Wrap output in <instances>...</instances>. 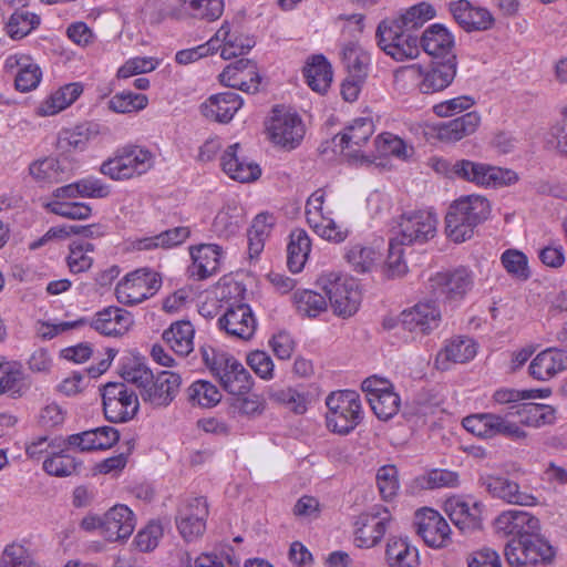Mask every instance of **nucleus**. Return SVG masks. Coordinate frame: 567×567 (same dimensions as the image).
<instances>
[{
  "label": "nucleus",
  "instance_id": "1",
  "mask_svg": "<svg viewBox=\"0 0 567 567\" xmlns=\"http://www.w3.org/2000/svg\"><path fill=\"white\" fill-rule=\"evenodd\" d=\"M491 213V205L482 195H466L451 204L445 216L446 236L454 243H464L472 238L474 229Z\"/></svg>",
  "mask_w": 567,
  "mask_h": 567
},
{
  "label": "nucleus",
  "instance_id": "2",
  "mask_svg": "<svg viewBox=\"0 0 567 567\" xmlns=\"http://www.w3.org/2000/svg\"><path fill=\"white\" fill-rule=\"evenodd\" d=\"M205 365L215 375L225 391L235 396L248 394L254 381L250 373L231 354L213 347L202 348Z\"/></svg>",
  "mask_w": 567,
  "mask_h": 567
},
{
  "label": "nucleus",
  "instance_id": "3",
  "mask_svg": "<svg viewBox=\"0 0 567 567\" xmlns=\"http://www.w3.org/2000/svg\"><path fill=\"white\" fill-rule=\"evenodd\" d=\"M326 405L327 426L334 433L349 434L363 419L360 395L355 391L332 392L326 399Z\"/></svg>",
  "mask_w": 567,
  "mask_h": 567
},
{
  "label": "nucleus",
  "instance_id": "4",
  "mask_svg": "<svg viewBox=\"0 0 567 567\" xmlns=\"http://www.w3.org/2000/svg\"><path fill=\"white\" fill-rule=\"evenodd\" d=\"M153 166V155L140 146L127 145L117 148L100 166V173L120 182L145 174Z\"/></svg>",
  "mask_w": 567,
  "mask_h": 567
},
{
  "label": "nucleus",
  "instance_id": "5",
  "mask_svg": "<svg viewBox=\"0 0 567 567\" xmlns=\"http://www.w3.org/2000/svg\"><path fill=\"white\" fill-rule=\"evenodd\" d=\"M318 282L329 298L331 308L337 316H353L361 302L359 284L349 275L339 272L322 274Z\"/></svg>",
  "mask_w": 567,
  "mask_h": 567
},
{
  "label": "nucleus",
  "instance_id": "6",
  "mask_svg": "<svg viewBox=\"0 0 567 567\" xmlns=\"http://www.w3.org/2000/svg\"><path fill=\"white\" fill-rule=\"evenodd\" d=\"M515 416L511 411L505 415L478 413L464 417L463 426L478 437L492 439L503 435L512 441L522 442L527 439L528 433L513 420Z\"/></svg>",
  "mask_w": 567,
  "mask_h": 567
},
{
  "label": "nucleus",
  "instance_id": "7",
  "mask_svg": "<svg viewBox=\"0 0 567 567\" xmlns=\"http://www.w3.org/2000/svg\"><path fill=\"white\" fill-rule=\"evenodd\" d=\"M375 39L378 47L395 61L415 59L420 53L419 38L392 19L378 24Z\"/></svg>",
  "mask_w": 567,
  "mask_h": 567
},
{
  "label": "nucleus",
  "instance_id": "8",
  "mask_svg": "<svg viewBox=\"0 0 567 567\" xmlns=\"http://www.w3.org/2000/svg\"><path fill=\"white\" fill-rule=\"evenodd\" d=\"M451 172L457 178L485 188L509 186L518 181L517 174L512 169L470 159L456 161L451 166Z\"/></svg>",
  "mask_w": 567,
  "mask_h": 567
},
{
  "label": "nucleus",
  "instance_id": "9",
  "mask_svg": "<svg viewBox=\"0 0 567 567\" xmlns=\"http://www.w3.org/2000/svg\"><path fill=\"white\" fill-rule=\"evenodd\" d=\"M266 128L269 140L288 151L298 147L306 134V126L300 115L284 106L272 109Z\"/></svg>",
  "mask_w": 567,
  "mask_h": 567
},
{
  "label": "nucleus",
  "instance_id": "10",
  "mask_svg": "<svg viewBox=\"0 0 567 567\" xmlns=\"http://www.w3.org/2000/svg\"><path fill=\"white\" fill-rule=\"evenodd\" d=\"M374 132V123L371 118L359 117L353 120L344 130L334 137L341 153L353 164L370 165L373 156L362 148L367 145Z\"/></svg>",
  "mask_w": 567,
  "mask_h": 567
},
{
  "label": "nucleus",
  "instance_id": "11",
  "mask_svg": "<svg viewBox=\"0 0 567 567\" xmlns=\"http://www.w3.org/2000/svg\"><path fill=\"white\" fill-rule=\"evenodd\" d=\"M102 400L104 415L110 422H127L138 412V398L124 382L106 383L102 390Z\"/></svg>",
  "mask_w": 567,
  "mask_h": 567
},
{
  "label": "nucleus",
  "instance_id": "12",
  "mask_svg": "<svg viewBox=\"0 0 567 567\" xmlns=\"http://www.w3.org/2000/svg\"><path fill=\"white\" fill-rule=\"evenodd\" d=\"M436 225L437 219L431 212H406L399 217L391 238L405 246L424 244L435 236Z\"/></svg>",
  "mask_w": 567,
  "mask_h": 567
},
{
  "label": "nucleus",
  "instance_id": "13",
  "mask_svg": "<svg viewBox=\"0 0 567 567\" xmlns=\"http://www.w3.org/2000/svg\"><path fill=\"white\" fill-rule=\"evenodd\" d=\"M504 555L511 566L528 567L549 561L554 551L538 533L530 537L512 538L505 546Z\"/></svg>",
  "mask_w": 567,
  "mask_h": 567
},
{
  "label": "nucleus",
  "instance_id": "14",
  "mask_svg": "<svg viewBox=\"0 0 567 567\" xmlns=\"http://www.w3.org/2000/svg\"><path fill=\"white\" fill-rule=\"evenodd\" d=\"M162 286L157 272L146 268L127 274L116 286L115 295L118 302L133 306L154 296Z\"/></svg>",
  "mask_w": 567,
  "mask_h": 567
},
{
  "label": "nucleus",
  "instance_id": "15",
  "mask_svg": "<svg viewBox=\"0 0 567 567\" xmlns=\"http://www.w3.org/2000/svg\"><path fill=\"white\" fill-rule=\"evenodd\" d=\"M473 286L474 274L463 266L439 271L429 279L432 293L450 302L463 300Z\"/></svg>",
  "mask_w": 567,
  "mask_h": 567
},
{
  "label": "nucleus",
  "instance_id": "16",
  "mask_svg": "<svg viewBox=\"0 0 567 567\" xmlns=\"http://www.w3.org/2000/svg\"><path fill=\"white\" fill-rule=\"evenodd\" d=\"M48 443L45 452L48 455L42 462L43 471L56 477H66L78 474L82 468V462L78 461L74 456L65 453L68 445L66 439L61 435H38V449L43 444ZM44 450H39L38 453H43Z\"/></svg>",
  "mask_w": 567,
  "mask_h": 567
},
{
  "label": "nucleus",
  "instance_id": "17",
  "mask_svg": "<svg viewBox=\"0 0 567 567\" xmlns=\"http://www.w3.org/2000/svg\"><path fill=\"white\" fill-rule=\"evenodd\" d=\"M324 196L326 192L321 188L310 195L306 204L307 221L320 237L341 243L347 238L348 231L334 223L329 212H323Z\"/></svg>",
  "mask_w": 567,
  "mask_h": 567
},
{
  "label": "nucleus",
  "instance_id": "18",
  "mask_svg": "<svg viewBox=\"0 0 567 567\" xmlns=\"http://www.w3.org/2000/svg\"><path fill=\"white\" fill-rule=\"evenodd\" d=\"M392 517L386 508L374 507L359 515L354 523V542L358 547L371 548L379 544L388 532Z\"/></svg>",
  "mask_w": 567,
  "mask_h": 567
},
{
  "label": "nucleus",
  "instance_id": "19",
  "mask_svg": "<svg viewBox=\"0 0 567 567\" xmlns=\"http://www.w3.org/2000/svg\"><path fill=\"white\" fill-rule=\"evenodd\" d=\"M414 526L417 535L433 548H442L451 542V527L445 518L435 509L424 507L414 514Z\"/></svg>",
  "mask_w": 567,
  "mask_h": 567
},
{
  "label": "nucleus",
  "instance_id": "20",
  "mask_svg": "<svg viewBox=\"0 0 567 567\" xmlns=\"http://www.w3.org/2000/svg\"><path fill=\"white\" fill-rule=\"evenodd\" d=\"M181 386V374L171 370L159 371L142 392V400L154 409L167 408L178 395Z\"/></svg>",
  "mask_w": 567,
  "mask_h": 567
},
{
  "label": "nucleus",
  "instance_id": "21",
  "mask_svg": "<svg viewBox=\"0 0 567 567\" xmlns=\"http://www.w3.org/2000/svg\"><path fill=\"white\" fill-rule=\"evenodd\" d=\"M218 326L229 337L239 340H250L257 329V320L250 306L237 303L229 306L218 319Z\"/></svg>",
  "mask_w": 567,
  "mask_h": 567
},
{
  "label": "nucleus",
  "instance_id": "22",
  "mask_svg": "<svg viewBox=\"0 0 567 567\" xmlns=\"http://www.w3.org/2000/svg\"><path fill=\"white\" fill-rule=\"evenodd\" d=\"M495 532L503 536L520 538L540 532L539 519L526 511L508 509L502 512L494 522Z\"/></svg>",
  "mask_w": 567,
  "mask_h": 567
},
{
  "label": "nucleus",
  "instance_id": "23",
  "mask_svg": "<svg viewBox=\"0 0 567 567\" xmlns=\"http://www.w3.org/2000/svg\"><path fill=\"white\" fill-rule=\"evenodd\" d=\"M444 511L464 533L477 530L482 526V504L471 497H450L444 503Z\"/></svg>",
  "mask_w": 567,
  "mask_h": 567
},
{
  "label": "nucleus",
  "instance_id": "24",
  "mask_svg": "<svg viewBox=\"0 0 567 567\" xmlns=\"http://www.w3.org/2000/svg\"><path fill=\"white\" fill-rule=\"evenodd\" d=\"M208 506L204 497L187 501L178 511L176 517L177 528L186 540L200 536L206 528Z\"/></svg>",
  "mask_w": 567,
  "mask_h": 567
},
{
  "label": "nucleus",
  "instance_id": "25",
  "mask_svg": "<svg viewBox=\"0 0 567 567\" xmlns=\"http://www.w3.org/2000/svg\"><path fill=\"white\" fill-rule=\"evenodd\" d=\"M442 316L433 301L419 302L401 313L400 322L404 330L415 334H427L436 329Z\"/></svg>",
  "mask_w": 567,
  "mask_h": 567
},
{
  "label": "nucleus",
  "instance_id": "26",
  "mask_svg": "<svg viewBox=\"0 0 567 567\" xmlns=\"http://www.w3.org/2000/svg\"><path fill=\"white\" fill-rule=\"evenodd\" d=\"M481 481L489 495L508 504L535 506L538 503L533 494L520 491L519 485L507 477L487 475L482 477Z\"/></svg>",
  "mask_w": 567,
  "mask_h": 567
},
{
  "label": "nucleus",
  "instance_id": "27",
  "mask_svg": "<svg viewBox=\"0 0 567 567\" xmlns=\"http://www.w3.org/2000/svg\"><path fill=\"white\" fill-rule=\"evenodd\" d=\"M456 69V55L432 62L427 66L422 65L421 93L432 94L445 90L453 82Z\"/></svg>",
  "mask_w": 567,
  "mask_h": 567
},
{
  "label": "nucleus",
  "instance_id": "28",
  "mask_svg": "<svg viewBox=\"0 0 567 567\" xmlns=\"http://www.w3.org/2000/svg\"><path fill=\"white\" fill-rule=\"evenodd\" d=\"M86 324H90L100 334L120 337L130 330L133 317L125 309L110 306L97 311L91 320H87Z\"/></svg>",
  "mask_w": 567,
  "mask_h": 567
},
{
  "label": "nucleus",
  "instance_id": "29",
  "mask_svg": "<svg viewBox=\"0 0 567 567\" xmlns=\"http://www.w3.org/2000/svg\"><path fill=\"white\" fill-rule=\"evenodd\" d=\"M190 257L189 276L197 280H204L219 271L223 248L216 244H200L190 247Z\"/></svg>",
  "mask_w": 567,
  "mask_h": 567
},
{
  "label": "nucleus",
  "instance_id": "30",
  "mask_svg": "<svg viewBox=\"0 0 567 567\" xmlns=\"http://www.w3.org/2000/svg\"><path fill=\"white\" fill-rule=\"evenodd\" d=\"M120 439L118 431L112 426H101L66 437L68 446L81 452L111 449Z\"/></svg>",
  "mask_w": 567,
  "mask_h": 567
},
{
  "label": "nucleus",
  "instance_id": "31",
  "mask_svg": "<svg viewBox=\"0 0 567 567\" xmlns=\"http://www.w3.org/2000/svg\"><path fill=\"white\" fill-rule=\"evenodd\" d=\"M477 352L476 342L468 337H455L446 341L435 358L439 370H449L453 364L465 363L472 360Z\"/></svg>",
  "mask_w": 567,
  "mask_h": 567
},
{
  "label": "nucleus",
  "instance_id": "32",
  "mask_svg": "<svg viewBox=\"0 0 567 567\" xmlns=\"http://www.w3.org/2000/svg\"><path fill=\"white\" fill-rule=\"evenodd\" d=\"M343 258L354 272L368 274L380 266L382 252L374 245L355 241L344 247Z\"/></svg>",
  "mask_w": 567,
  "mask_h": 567
},
{
  "label": "nucleus",
  "instance_id": "33",
  "mask_svg": "<svg viewBox=\"0 0 567 567\" xmlns=\"http://www.w3.org/2000/svg\"><path fill=\"white\" fill-rule=\"evenodd\" d=\"M240 144L229 145L223 153L220 165L223 171L233 179L240 183L256 181L260 176V168L257 164L247 162L239 156Z\"/></svg>",
  "mask_w": 567,
  "mask_h": 567
},
{
  "label": "nucleus",
  "instance_id": "34",
  "mask_svg": "<svg viewBox=\"0 0 567 567\" xmlns=\"http://www.w3.org/2000/svg\"><path fill=\"white\" fill-rule=\"evenodd\" d=\"M134 528V514L125 505H115L104 514L103 537L109 542L126 539Z\"/></svg>",
  "mask_w": 567,
  "mask_h": 567
},
{
  "label": "nucleus",
  "instance_id": "35",
  "mask_svg": "<svg viewBox=\"0 0 567 567\" xmlns=\"http://www.w3.org/2000/svg\"><path fill=\"white\" fill-rule=\"evenodd\" d=\"M567 369V352L548 348L539 352L529 364V374L539 381H548Z\"/></svg>",
  "mask_w": 567,
  "mask_h": 567
},
{
  "label": "nucleus",
  "instance_id": "36",
  "mask_svg": "<svg viewBox=\"0 0 567 567\" xmlns=\"http://www.w3.org/2000/svg\"><path fill=\"white\" fill-rule=\"evenodd\" d=\"M243 105V99L235 92L212 95L200 106L205 117L219 123H228Z\"/></svg>",
  "mask_w": 567,
  "mask_h": 567
},
{
  "label": "nucleus",
  "instance_id": "37",
  "mask_svg": "<svg viewBox=\"0 0 567 567\" xmlns=\"http://www.w3.org/2000/svg\"><path fill=\"white\" fill-rule=\"evenodd\" d=\"M455 21L466 31L487 30L493 25L492 14L484 8L473 7L467 0H458L450 4Z\"/></svg>",
  "mask_w": 567,
  "mask_h": 567
},
{
  "label": "nucleus",
  "instance_id": "38",
  "mask_svg": "<svg viewBox=\"0 0 567 567\" xmlns=\"http://www.w3.org/2000/svg\"><path fill=\"white\" fill-rule=\"evenodd\" d=\"M111 194V188L102 179L87 176L71 184L58 187L52 196L55 198H105Z\"/></svg>",
  "mask_w": 567,
  "mask_h": 567
},
{
  "label": "nucleus",
  "instance_id": "39",
  "mask_svg": "<svg viewBox=\"0 0 567 567\" xmlns=\"http://www.w3.org/2000/svg\"><path fill=\"white\" fill-rule=\"evenodd\" d=\"M481 124V115L475 112L451 120L437 125V137L442 142L455 143L476 132Z\"/></svg>",
  "mask_w": 567,
  "mask_h": 567
},
{
  "label": "nucleus",
  "instance_id": "40",
  "mask_svg": "<svg viewBox=\"0 0 567 567\" xmlns=\"http://www.w3.org/2000/svg\"><path fill=\"white\" fill-rule=\"evenodd\" d=\"M423 50L435 58L447 59L453 53L454 40L451 33L441 24H432L422 34L419 44Z\"/></svg>",
  "mask_w": 567,
  "mask_h": 567
},
{
  "label": "nucleus",
  "instance_id": "41",
  "mask_svg": "<svg viewBox=\"0 0 567 567\" xmlns=\"http://www.w3.org/2000/svg\"><path fill=\"white\" fill-rule=\"evenodd\" d=\"M511 414H515L519 425L542 427L550 425L556 420V410L551 405L539 403H523L513 406Z\"/></svg>",
  "mask_w": 567,
  "mask_h": 567
},
{
  "label": "nucleus",
  "instance_id": "42",
  "mask_svg": "<svg viewBox=\"0 0 567 567\" xmlns=\"http://www.w3.org/2000/svg\"><path fill=\"white\" fill-rule=\"evenodd\" d=\"M83 93V85L80 82L65 84L45 99L38 109V114L51 116L60 113L72 105Z\"/></svg>",
  "mask_w": 567,
  "mask_h": 567
},
{
  "label": "nucleus",
  "instance_id": "43",
  "mask_svg": "<svg viewBox=\"0 0 567 567\" xmlns=\"http://www.w3.org/2000/svg\"><path fill=\"white\" fill-rule=\"evenodd\" d=\"M4 68L8 72L16 71L14 86L20 92L35 89V63L31 55L14 54L7 58Z\"/></svg>",
  "mask_w": 567,
  "mask_h": 567
},
{
  "label": "nucleus",
  "instance_id": "44",
  "mask_svg": "<svg viewBox=\"0 0 567 567\" xmlns=\"http://www.w3.org/2000/svg\"><path fill=\"white\" fill-rule=\"evenodd\" d=\"M303 74L311 90L320 94L328 91L333 75L331 64L321 54L313 55L308 60Z\"/></svg>",
  "mask_w": 567,
  "mask_h": 567
},
{
  "label": "nucleus",
  "instance_id": "45",
  "mask_svg": "<svg viewBox=\"0 0 567 567\" xmlns=\"http://www.w3.org/2000/svg\"><path fill=\"white\" fill-rule=\"evenodd\" d=\"M340 55L348 76L365 81L371 62L370 54L358 43L348 42L342 45Z\"/></svg>",
  "mask_w": 567,
  "mask_h": 567
},
{
  "label": "nucleus",
  "instance_id": "46",
  "mask_svg": "<svg viewBox=\"0 0 567 567\" xmlns=\"http://www.w3.org/2000/svg\"><path fill=\"white\" fill-rule=\"evenodd\" d=\"M194 332L189 321H176L163 332V340L176 354L186 357L194 348Z\"/></svg>",
  "mask_w": 567,
  "mask_h": 567
},
{
  "label": "nucleus",
  "instance_id": "47",
  "mask_svg": "<svg viewBox=\"0 0 567 567\" xmlns=\"http://www.w3.org/2000/svg\"><path fill=\"white\" fill-rule=\"evenodd\" d=\"M311 250V241L303 229L290 233L287 246V266L293 274L301 271Z\"/></svg>",
  "mask_w": 567,
  "mask_h": 567
},
{
  "label": "nucleus",
  "instance_id": "48",
  "mask_svg": "<svg viewBox=\"0 0 567 567\" xmlns=\"http://www.w3.org/2000/svg\"><path fill=\"white\" fill-rule=\"evenodd\" d=\"M385 560L389 567H416L419 551L405 538H391L386 544Z\"/></svg>",
  "mask_w": 567,
  "mask_h": 567
},
{
  "label": "nucleus",
  "instance_id": "49",
  "mask_svg": "<svg viewBox=\"0 0 567 567\" xmlns=\"http://www.w3.org/2000/svg\"><path fill=\"white\" fill-rule=\"evenodd\" d=\"M76 198H55L43 203V207L60 217L71 220H86L92 215V207L84 202H76Z\"/></svg>",
  "mask_w": 567,
  "mask_h": 567
},
{
  "label": "nucleus",
  "instance_id": "50",
  "mask_svg": "<svg viewBox=\"0 0 567 567\" xmlns=\"http://www.w3.org/2000/svg\"><path fill=\"white\" fill-rule=\"evenodd\" d=\"M190 235L188 227L179 226L167 229L152 237H145L136 241V248L140 250H150L153 248H172L183 244Z\"/></svg>",
  "mask_w": 567,
  "mask_h": 567
},
{
  "label": "nucleus",
  "instance_id": "51",
  "mask_svg": "<svg viewBox=\"0 0 567 567\" xmlns=\"http://www.w3.org/2000/svg\"><path fill=\"white\" fill-rule=\"evenodd\" d=\"M244 225V212L241 207L228 205L216 215L213 228L219 237H230L239 231Z\"/></svg>",
  "mask_w": 567,
  "mask_h": 567
},
{
  "label": "nucleus",
  "instance_id": "52",
  "mask_svg": "<svg viewBox=\"0 0 567 567\" xmlns=\"http://www.w3.org/2000/svg\"><path fill=\"white\" fill-rule=\"evenodd\" d=\"M435 10L427 2H420L400 12L395 18H392L398 24L412 32L421 28L425 22L434 18Z\"/></svg>",
  "mask_w": 567,
  "mask_h": 567
},
{
  "label": "nucleus",
  "instance_id": "53",
  "mask_svg": "<svg viewBox=\"0 0 567 567\" xmlns=\"http://www.w3.org/2000/svg\"><path fill=\"white\" fill-rule=\"evenodd\" d=\"M227 34V27L219 28L214 37H212L206 43L190 49L177 51L175 54V61L178 64L186 65L196 62L209 54H213L218 50V41L225 40Z\"/></svg>",
  "mask_w": 567,
  "mask_h": 567
},
{
  "label": "nucleus",
  "instance_id": "54",
  "mask_svg": "<svg viewBox=\"0 0 567 567\" xmlns=\"http://www.w3.org/2000/svg\"><path fill=\"white\" fill-rule=\"evenodd\" d=\"M187 398L193 405L212 408L220 402L221 393L212 382L197 380L188 386Z\"/></svg>",
  "mask_w": 567,
  "mask_h": 567
},
{
  "label": "nucleus",
  "instance_id": "55",
  "mask_svg": "<svg viewBox=\"0 0 567 567\" xmlns=\"http://www.w3.org/2000/svg\"><path fill=\"white\" fill-rule=\"evenodd\" d=\"M375 151L380 156H394L406 159L413 154V147L409 146L401 137L385 132L374 140Z\"/></svg>",
  "mask_w": 567,
  "mask_h": 567
},
{
  "label": "nucleus",
  "instance_id": "56",
  "mask_svg": "<svg viewBox=\"0 0 567 567\" xmlns=\"http://www.w3.org/2000/svg\"><path fill=\"white\" fill-rule=\"evenodd\" d=\"M274 224V216L267 213H261L254 218L251 227L248 230L249 251L251 256L258 255L262 250L265 239L269 236Z\"/></svg>",
  "mask_w": 567,
  "mask_h": 567
},
{
  "label": "nucleus",
  "instance_id": "57",
  "mask_svg": "<svg viewBox=\"0 0 567 567\" xmlns=\"http://www.w3.org/2000/svg\"><path fill=\"white\" fill-rule=\"evenodd\" d=\"M227 27V35L225 40L218 41V49H220V56L224 60L237 58L246 54L254 45L255 40L245 35H231L230 25L224 22L220 28Z\"/></svg>",
  "mask_w": 567,
  "mask_h": 567
},
{
  "label": "nucleus",
  "instance_id": "58",
  "mask_svg": "<svg viewBox=\"0 0 567 567\" xmlns=\"http://www.w3.org/2000/svg\"><path fill=\"white\" fill-rule=\"evenodd\" d=\"M394 87L401 93H409L417 90L421 92L422 65L413 63L400 66L394 71Z\"/></svg>",
  "mask_w": 567,
  "mask_h": 567
},
{
  "label": "nucleus",
  "instance_id": "59",
  "mask_svg": "<svg viewBox=\"0 0 567 567\" xmlns=\"http://www.w3.org/2000/svg\"><path fill=\"white\" fill-rule=\"evenodd\" d=\"M297 311L301 316L315 318L327 310L326 298L311 290H302L293 293Z\"/></svg>",
  "mask_w": 567,
  "mask_h": 567
},
{
  "label": "nucleus",
  "instance_id": "60",
  "mask_svg": "<svg viewBox=\"0 0 567 567\" xmlns=\"http://www.w3.org/2000/svg\"><path fill=\"white\" fill-rule=\"evenodd\" d=\"M148 99L145 94L123 91L113 95L109 102V109L115 113L125 114L137 112L146 107Z\"/></svg>",
  "mask_w": 567,
  "mask_h": 567
},
{
  "label": "nucleus",
  "instance_id": "61",
  "mask_svg": "<svg viewBox=\"0 0 567 567\" xmlns=\"http://www.w3.org/2000/svg\"><path fill=\"white\" fill-rule=\"evenodd\" d=\"M93 245L90 243H73L70 246V252L66 258L68 267L71 272L80 274L89 270L93 265Z\"/></svg>",
  "mask_w": 567,
  "mask_h": 567
},
{
  "label": "nucleus",
  "instance_id": "62",
  "mask_svg": "<svg viewBox=\"0 0 567 567\" xmlns=\"http://www.w3.org/2000/svg\"><path fill=\"white\" fill-rule=\"evenodd\" d=\"M269 398L275 403H278L289 411L302 414L307 411L308 400L305 393L293 388H285L272 391Z\"/></svg>",
  "mask_w": 567,
  "mask_h": 567
},
{
  "label": "nucleus",
  "instance_id": "63",
  "mask_svg": "<svg viewBox=\"0 0 567 567\" xmlns=\"http://www.w3.org/2000/svg\"><path fill=\"white\" fill-rule=\"evenodd\" d=\"M404 246L398 240L390 238L386 260L382 267L385 277L395 278L406 274L408 266L403 259Z\"/></svg>",
  "mask_w": 567,
  "mask_h": 567
},
{
  "label": "nucleus",
  "instance_id": "64",
  "mask_svg": "<svg viewBox=\"0 0 567 567\" xmlns=\"http://www.w3.org/2000/svg\"><path fill=\"white\" fill-rule=\"evenodd\" d=\"M371 409L380 420H389L393 417L400 409V396L393 389L383 392L382 394L373 395L368 400Z\"/></svg>",
  "mask_w": 567,
  "mask_h": 567
}]
</instances>
